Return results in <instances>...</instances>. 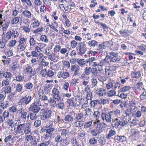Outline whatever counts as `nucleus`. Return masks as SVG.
<instances>
[{
	"mask_svg": "<svg viewBox=\"0 0 146 146\" xmlns=\"http://www.w3.org/2000/svg\"><path fill=\"white\" fill-rule=\"evenodd\" d=\"M127 123V121L125 120L121 119L120 120L118 118H116L112 119L111 125L113 127L117 128L119 125L122 126L125 125Z\"/></svg>",
	"mask_w": 146,
	"mask_h": 146,
	"instance_id": "nucleus-1",
	"label": "nucleus"
},
{
	"mask_svg": "<svg viewBox=\"0 0 146 146\" xmlns=\"http://www.w3.org/2000/svg\"><path fill=\"white\" fill-rule=\"evenodd\" d=\"M49 123L46 124V138L47 136L50 137H51L52 135V132L54 130L53 126V122L51 121H49Z\"/></svg>",
	"mask_w": 146,
	"mask_h": 146,
	"instance_id": "nucleus-2",
	"label": "nucleus"
},
{
	"mask_svg": "<svg viewBox=\"0 0 146 146\" xmlns=\"http://www.w3.org/2000/svg\"><path fill=\"white\" fill-rule=\"evenodd\" d=\"M25 139L28 141H31L30 143L31 145L35 146L36 145L38 142V140L35 136L31 135H27L25 137Z\"/></svg>",
	"mask_w": 146,
	"mask_h": 146,
	"instance_id": "nucleus-3",
	"label": "nucleus"
},
{
	"mask_svg": "<svg viewBox=\"0 0 146 146\" xmlns=\"http://www.w3.org/2000/svg\"><path fill=\"white\" fill-rule=\"evenodd\" d=\"M39 104L38 102H35L32 104L29 108L30 110L34 113H37L40 110V108L39 107Z\"/></svg>",
	"mask_w": 146,
	"mask_h": 146,
	"instance_id": "nucleus-4",
	"label": "nucleus"
},
{
	"mask_svg": "<svg viewBox=\"0 0 146 146\" xmlns=\"http://www.w3.org/2000/svg\"><path fill=\"white\" fill-rule=\"evenodd\" d=\"M48 102L49 103L51 106L53 107H55L58 106V108L61 109H63L64 108V104L63 103H60L57 104L56 101L52 98L48 100Z\"/></svg>",
	"mask_w": 146,
	"mask_h": 146,
	"instance_id": "nucleus-5",
	"label": "nucleus"
},
{
	"mask_svg": "<svg viewBox=\"0 0 146 146\" xmlns=\"http://www.w3.org/2000/svg\"><path fill=\"white\" fill-rule=\"evenodd\" d=\"M76 49L78 50V54L82 55L84 54L87 50L86 45L84 42L82 45L78 46L76 47Z\"/></svg>",
	"mask_w": 146,
	"mask_h": 146,
	"instance_id": "nucleus-6",
	"label": "nucleus"
},
{
	"mask_svg": "<svg viewBox=\"0 0 146 146\" xmlns=\"http://www.w3.org/2000/svg\"><path fill=\"white\" fill-rule=\"evenodd\" d=\"M80 101L79 98H73L71 99H68L67 100V102L69 104V105L71 106H74L76 105H78V102Z\"/></svg>",
	"mask_w": 146,
	"mask_h": 146,
	"instance_id": "nucleus-7",
	"label": "nucleus"
},
{
	"mask_svg": "<svg viewBox=\"0 0 146 146\" xmlns=\"http://www.w3.org/2000/svg\"><path fill=\"white\" fill-rule=\"evenodd\" d=\"M31 100L32 97L31 96L26 95L20 100L19 105L23 104L24 105H27L31 102Z\"/></svg>",
	"mask_w": 146,
	"mask_h": 146,
	"instance_id": "nucleus-8",
	"label": "nucleus"
},
{
	"mask_svg": "<svg viewBox=\"0 0 146 146\" xmlns=\"http://www.w3.org/2000/svg\"><path fill=\"white\" fill-rule=\"evenodd\" d=\"M103 62V61H102L101 59L95 58L93 65L94 66H99L100 67H98V70L99 71H101L102 69V66Z\"/></svg>",
	"mask_w": 146,
	"mask_h": 146,
	"instance_id": "nucleus-9",
	"label": "nucleus"
},
{
	"mask_svg": "<svg viewBox=\"0 0 146 146\" xmlns=\"http://www.w3.org/2000/svg\"><path fill=\"white\" fill-rule=\"evenodd\" d=\"M111 113L110 112L108 113H102V114L101 117L104 121L105 119L106 122L110 123L111 121Z\"/></svg>",
	"mask_w": 146,
	"mask_h": 146,
	"instance_id": "nucleus-10",
	"label": "nucleus"
},
{
	"mask_svg": "<svg viewBox=\"0 0 146 146\" xmlns=\"http://www.w3.org/2000/svg\"><path fill=\"white\" fill-rule=\"evenodd\" d=\"M52 94L53 98L55 99H56L58 101H59L61 99V96L60 93L58 90L56 88H54L52 90Z\"/></svg>",
	"mask_w": 146,
	"mask_h": 146,
	"instance_id": "nucleus-11",
	"label": "nucleus"
},
{
	"mask_svg": "<svg viewBox=\"0 0 146 146\" xmlns=\"http://www.w3.org/2000/svg\"><path fill=\"white\" fill-rule=\"evenodd\" d=\"M79 67L77 65H72L71 66V70L72 72H74L73 75V76L78 75L79 74Z\"/></svg>",
	"mask_w": 146,
	"mask_h": 146,
	"instance_id": "nucleus-12",
	"label": "nucleus"
},
{
	"mask_svg": "<svg viewBox=\"0 0 146 146\" xmlns=\"http://www.w3.org/2000/svg\"><path fill=\"white\" fill-rule=\"evenodd\" d=\"M25 125V124H22L18 125L16 132L17 134L20 133H22V134H23Z\"/></svg>",
	"mask_w": 146,
	"mask_h": 146,
	"instance_id": "nucleus-13",
	"label": "nucleus"
},
{
	"mask_svg": "<svg viewBox=\"0 0 146 146\" xmlns=\"http://www.w3.org/2000/svg\"><path fill=\"white\" fill-rule=\"evenodd\" d=\"M24 71L26 72L29 73L31 76L34 75L36 74L35 72L33 70L32 67L30 66H28L26 67Z\"/></svg>",
	"mask_w": 146,
	"mask_h": 146,
	"instance_id": "nucleus-14",
	"label": "nucleus"
},
{
	"mask_svg": "<svg viewBox=\"0 0 146 146\" xmlns=\"http://www.w3.org/2000/svg\"><path fill=\"white\" fill-rule=\"evenodd\" d=\"M38 94L39 99H41L42 100L44 101L46 100V92H44L43 90L40 89L38 91Z\"/></svg>",
	"mask_w": 146,
	"mask_h": 146,
	"instance_id": "nucleus-15",
	"label": "nucleus"
},
{
	"mask_svg": "<svg viewBox=\"0 0 146 146\" xmlns=\"http://www.w3.org/2000/svg\"><path fill=\"white\" fill-rule=\"evenodd\" d=\"M46 55L48 56V57L46 56V58H48V59L52 61H54L55 60L56 57L55 54L52 53V51L51 53L48 52L47 53V51H46Z\"/></svg>",
	"mask_w": 146,
	"mask_h": 146,
	"instance_id": "nucleus-16",
	"label": "nucleus"
},
{
	"mask_svg": "<svg viewBox=\"0 0 146 146\" xmlns=\"http://www.w3.org/2000/svg\"><path fill=\"white\" fill-rule=\"evenodd\" d=\"M131 76L133 78L138 79L141 76V72L140 71L134 72L131 73Z\"/></svg>",
	"mask_w": 146,
	"mask_h": 146,
	"instance_id": "nucleus-17",
	"label": "nucleus"
},
{
	"mask_svg": "<svg viewBox=\"0 0 146 146\" xmlns=\"http://www.w3.org/2000/svg\"><path fill=\"white\" fill-rule=\"evenodd\" d=\"M74 118L72 115L70 114H68L65 116L64 118V120L66 123H68L69 122L72 121L73 120Z\"/></svg>",
	"mask_w": 146,
	"mask_h": 146,
	"instance_id": "nucleus-18",
	"label": "nucleus"
},
{
	"mask_svg": "<svg viewBox=\"0 0 146 146\" xmlns=\"http://www.w3.org/2000/svg\"><path fill=\"white\" fill-rule=\"evenodd\" d=\"M116 133L115 130L111 129L109 131V133L106 136V138L108 139H110L111 136L115 135Z\"/></svg>",
	"mask_w": 146,
	"mask_h": 146,
	"instance_id": "nucleus-19",
	"label": "nucleus"
},
{
	"mask_svg": "<svg viewBox=\"0 0 146 146\" xmlns=\"http://www.w3.org/2000/svg\"><path fill=\"white\" fill-rule=\"evenodd\" d=\"M31 127L29 123L26 125L25 129H24V133L25 134H28L31 132Z\"/></svg>",
	"mask_w": 146,
	"mask_h": 146,
	"instance_id": "nucleus-20",
	"label": "nucleus"
},
{
	"mask_svg": "<svg viewBox=\"0 0 146 146\" xmlns=\"http://www.w3.org/2000/svg\"><path fill=\"white\" fill-rule=\"evenodd\" d=\"M23 15L25 17L27 18H31L32 14L31 12L28 10H25L22 12Z\"/></svg>",
	"mask_w": 146,
	"mask_h": 146,
	"instance_id": "nucleus-21",
	"label": "nucleus"
},
{
	"mask_svg": "<svg viewBox=\"0 0 146 146\" xmlns=\"http://www.w3.org/2000/svg\"><path fill=\"white\" fill-rule=\"evenodd\" d=\"M10 24L9 22H7L5 23L4 24H3L2 25V26L3 27L2 29L3 30V33L2 35H5L4 31H6V29L8 28Z\"/></svg>",
	"mask_w": 146,
	"mask_h": 146,
	"instance_id": "nucleus-22",
	"label": "nucleus"
},
{
	"mask_svg": "<svg viewBox=\"0 0 146 146\" xmlns=\"http://www.w3.org/2000/svg\"><path fill=\"white\" fill-rule=\"evenodd\" d=\"M7 85V84H6L5 86L4 91H3L5 92L6 95L7 93L8 94L10 93L11 91V86Z\"/></svg>",
	"mask_w": 146,
	"mask_h": 146,
	"instance_id": "nucleus-23",
	"label": "nucleus"
},
{
	"mask_svg": "<svg viewBox=\"0 0 146 146\" xmlns=\"http://www.w3.org/2000/svg\"><path fill=\"white\" fill-rule=\"evenodd\" d=\"M94 57H91L90 58L86 60V62L87 63H89V64L90 66L94 67Z\"/></svg>",
	"mask_w": 146,
	"mask_h": 146,
	"instance_id": "nucleus-24",
	"label": "nucleus"
},
{
	"mask_svg": "<svg viewBox=\"0 0 146 146\" xmlns=\"http://www.w3.org/2000/svg\"><path fill=\"white\" fill-rule=\"evenodd\" d=\"M101 133L100 130L96 129L91 131V133L93 136H96L100 134Z\"/></svg>",
	"mask_w": 146,
	"mask_h": 146,
	"instance_id": "nucleus-25",
	"label": "nucleus"
},
{
	"mask_svg": "<svg viewBox=\"0 0 146 146\" xmlns=\"http://www.w3.org/2000/svg\"><path fill=\"white\" fill-rule=\"evenodd\" d=\"M84 73L86 75H89L91 73L92 68L91 67H87L84 70Z\"/></svg>",
	"mask_w": 146,
	"mask_h": 146,
	"instance_id": "nucleus-26",
	"label": "nucleus"
},
{
	"mask_svg": "<svg viewBox=\"0 0 146 146\" xmlns=\"http://www.w3.org/2000/svg\"><path fill=\"white\" fill-rule=\"evenodd\" d=\"M128 30L126 29H124L123 31L120 30L119 31L120 34L123 36H127L129 35L127 33Z\"/></svg>",
	"mask_w": 146,
	"mask_h": 146,
	"instance_id": "nucleus-27",
	"label": "nucleus"
},
{
	"mask_svg": "<svg viewBox=\"0 0 146 146\" xmlns=\"http://www.w3.org/2000/svg\"><path fill=\"white\" fill-rule=\"evenodd\" d=\"M3 76L7 78V80H8V78L9 80H10L12 77V74L9 72H6L4 73Z\"/></svg>",
	"mask_w": 146,
	"mask_h": 146,
	"instance_id": "nucleus-28",
	"label": "nucleus"
},
{
	"mask_svg": "<svg viewBox=\"0 0 146 146\" xmlns=\"http://www.w3.org/2000/svg\"><path fill=\"white\" fill-rule=\"evenodd\" d=\"M33 86V84L31 82H28L25 84V87L27 89L30 90Z\"/></svg>",
	"mask_w": 146,
	"mask_h": 146,
	"instance_id": "nucleus-29",
	"label": "nucleus"
},
{
	"mask_svg": "<svg viewBox=\"0 0 146 146\" xmlns=\"http://www.w3.org/2000/svg\"><path fill=\"white\" fill-rule=\"evenodd\" d=\"M77 61L78 63L80 66H83L84 65L86 61L83 59H78Z\"/></svg>",
	"mask_w": 146,
	"mask_h": 146,
	"instance_id": "nucleus-30",
	"label": "nucleus"
},
{
	"mask_svg": "<svg viewBox=\"0 0 146 146\" xmlns=\"http://www.w3.org/2000/svg\"><path fill=\"white\" fill-rule=\"evenodd\" d=\"M131 88L129 86H125L121 88L120 90L121 92H126L129 90Z\"/></svg>",
	"mask_w": 146,
	"mask_h": 146,
	"instance_id": "nucleus-31",
	"label": "nucleus"
},
{
	"mask_svg": "<svg viewBox=\"0 0 146 146\" xmlns=\"http://www.w3.org/2000/svg\"><path fill=\"white\" fill-rule=\"evenodd\" d=\"M120 60V58L118 56L115 57H111L110 60V62H117L119 61Z\"/></svg>",
	"mask_w": 146,
	"mask_h": 146,
	"instance_id": "nucleus-32",
	"label": "nucleus"
},
{
	"mask_svg": "<svg viewBox=\"0 0 146 146\" xmlns=\"http://www.w3.org/2000/svg\"><path fill=\"white\" fill-rule=\"evenodd\" d=\"M6 94L5 92L2 91L0 94V101H3L5 98Z\"/></svg>",
	"mask_w": 146,
	"mask_h": 146,
	"instance_id": "nucleus-33",
	"label": "nucleus"
},
{
	"mask_svg": "<svg viewBox=\"0 0 146 146\" xmlns=\"http://www.w3.org/2000/svg\"><path fill=\"white\" fill-rule=\"evenodd\" d=\"M15 121L14 119H8L7 121V122L8 124L9 125L11 126L12 128L14 127L13 123H14V121Z\"/></svg>",
	"mask_w": 146,
	"mask_h": 146,
	"instance_id": "nucleus-34",
	"label": "nucleus"
},
{
	"mask_svg": "<svg viewBox=\"0 0 146 146\" xmlns=\"http://www.w3.org/2000/svg\"><path fill=\"white\" fill-rule=\"evenodd\" d=\"M97 43H98V42L95 40H92L89 41L88 43L89 45L92 46H95L96 45H97Z\"/></svg>",
	"mask_w": 146,
	"mask_h": 146,
	"instance_id": "nucleus-35",
	"label": "nucleus"
},
{
	"mask_svg": "<svg viewBox=\"0 0 146 146\" xmlns=\"http://www.w3.org/2000/svg\"><path fill=\"white\" fill-rule=\"evenodd\" d=\"M92 121H90L84 123V126L85 128H89L92 125Z\"/></svg>",
	"mask_w": 146,
	"mask_h": 146,
	"instance_id": "nucleus-36",
	"label": "nucleus"
},
{
	"mask_svg": "<svg viewBox=\"0 0 146 146\" xmlns=\"http://www.w3.org/2000/svg\"><path fill=\"white\" fill-rule=\"evenodd\" d=\"M83 121H77L74 123V125L77 127H80L83 125Z\"/></svg>",
	"mask_w": 146,
	"mask_h": 146,
	"instance_id": "nucleus-37",
	"label": "nucleus"
},
{
	"mask_svg": "<svg viewBox=\"0 0 146 146\" xmlns=\"http://www.w3.org/2000/svg\"><path fill=\"white\" fill-rule=\"evenodd\" d=\"M84 117V114L83 113H78L75 118V119H77V120H79L83 118Z\"/></svg>",
	"mask_w": 146,
	"mask_h": 146,
	"instance_id": "nucleus-38",
	"label": "nucleus"
},
{
	"mask_svg": "<svg viewBox=\"0 0 146 146\" xmlns=\"http://www.w3.org/2000/svg\"><path fill=\"white\" fill-rule=\"evenodd\" d=\"M107 94L108 96L111 97L115 95L116 94V92L114 90H111L108 91Z\"/></svg>",
	"mask_w": 146,
	"mask_h": 146,
	"instance_id": "nucleus-39",
	"label": "nucleus"
},
{
	"mask_svg": "<svg viewBox=\"0 0 146 146\" xmlns=\"http://www.w3.org/2000/svg\"><path fill=\"white\" fill-rule=\"evenodd\" d=\"M26 47V46L25 44H19L17 47L18 49L20 51L24 50Z\"/></svg>",
	"mask_w": 146,
	"mask_h": 146,
	"instance_id": "nucleus-40",
	"label": "nucleus"
},
{
	"mask_svg": "<svg viewBox=\"0 0 146 146\" xmlns=\"http://www.w3.org/2000/svg\"><path fill=\"white\" fill-rule=\"evenodd\" d=\"M99 71L98 69L96 68H92L91 73L94 76H97L98 73V71Z\"/></svg>",
	"mask_w": 146,
	"mask_h": 146,
	"instance_id": "nucleus-41",
	"label": "nucleus"
},
{
	"mask_svg": "<svg viewBox=\"0 0 146 146\" xmlns=\"http://www.w3.org/2000/svg\"><path fill=\"white\" fill-rule=\"evenodd\" d=\"M89 142L91 145H95L97 143V140L94 138H91L90 139Z\"/></svg>",
	"mask_w": 146,
	"mask_h": 146,
	"instance_id": "nucleus-42",
	"label": "nucleus"
},
{
	"mask_svg": "<svg viewBox=\"0 0 146 146\" xmlns=\"http://www.w3.org/2000/svg\"><path fill=\"white\" fill-rule=\"evenodd\" d=\"M60 144L61 145L64 146L66 145H67L68 143L67 142V139H61L60 140Z\"/></svg>",
	"mask_w": 146,
	"mask_h": 146,
	"instance_id": "nucleus-43",
	"label": "nucleus"
},
{
	"mask_svg": "<svg viewBox=\"0 0 146 146\" xmlns=\"http://www.w3.org/2000/svg\"><path fill=\"white\" fill-rule=\"evenodd\" d=\"M29 115L31 119L32 120H35L36 119L37 116L35 113H30Z\"/></svg>",
	"mask_w": 146,
	"mask_h": 146,
	"instance_id": "nucleus-44",
	"label": "nucleus"
},
{
	"mask_svg": "<svg viewBox=\"0 0 146 146\" xmlns=\"http://www.w3.org/2000/svg\"><path fill=\"white\" fill-rule=\"evenodd\" d=\"M110 113H111L114 114L116 115L117 116L119 115L120 112V111L119 110L117 109L114 111H110Z\"/></svg>",
	"mask_w": 146,
	"mask_h": 146,
	"instance_id": "nucleus-45",
	"label": "nucleus"
},
{
	"mask_svg": "<svg viewBox=\"0 0 146 146\" xmlns=\"http://www.w3.org/2000/svg\"><path fill=\"white\" fill-rule=\"evenodd\" d=\"M109 54L111 55V57H114L118 56V54L117 53L113 51L110 52L109 53Z\"/></svg>",
	"mask_w": 146,
	"mask_h": 146,
	"instance_id": "nucleus-46",
	"label": "nucleus"
},
{
	"mask_svg": "<svg viewBox=\"0 0 146 146\" xmlns=\"http://www.w3.org/2000/svg\"><path fill=\"white\" fill-rule=\"evenodd\" d=\"M95 23H99V25H101L102 26L104 29H108V27L106 25L105 23H102L99 22L98 21H97V22H95Z\"/></svg>",
	"mask_w": 146,
	"mask_h": 146,
	"instance_id": "nucleus-47",
	"label": "nucleus"
},
{
	"mask_svg": "<svg viewBox=\"0 0 146 146\" xmlns=\"http://www.w3.org/2000/svg\"><path fill=\"white\" fill-rule=\"evenodd\" d=\"M19 21V18L18 17H16L13 19L12 20V23L13 24H16L18 23Z\"/></svg>",
	"mask_w": 146,
	"mask_h": 146,
	"instance_id": "nucleus-48",
	"label": "nucleus"
},
{
	"mask_svg": "<svg viewBox=\"0 0 146 146\" xmlns=\"http://www.w3.org/2000/svg\"><path fill=\"white\" fill-rule=\"evenodd\" d=\"M12 36L11 31V30L8 31L6 33V38L9 40L11 38V36Z\"/></svg>",
	"mask_w": 146,
	"mask_h": 146,
	"instance_id": "nucleus-49",
	"label": "nucleus"
},
{
	"mask_svg": "<svg viewBox=\"0 0 146 146\" xmlns=\"http://www.w3.org/2000/svg\"><path fill=\"white\" fill-rule=\"evenodd\" d=\"M86 93H87L86 96L87 99L91 100L92 98V93L91 92V91Z\"/></svg>",
	"mask_w": 146,
	"mask_h": 146,
	"instance_id": "nucleus-50",
	"label": "nucleus"
},
{
	"mask_svg": "<svg viewBox=\"0 0 146 146\" xmlns=\"http://www.w3.org/2000/svg\"><path fill=\"white\" fill-rule=\"evenodd\" d=\"M23 29L25 32L26 33H29L30 31V28L29 27V26H23L22 27Z\"/></svg>",
	"mask_w": 146,
	"mask_h": 146,
	"instance_id": "nucleus-51",
	"label": "nucleus"
},
{
	"mask_svg": "<svg viewBox=\"0 0 146 146\" xmlns=\"http://www.w3.org/2000/svg\"><path fill=\"white\" fill-rule=\"evenodd\" d=\"M22 87L21 85L19 84H18L16 86V90L19 92L21 91Z\"/></svg>",
	"mask_w": 146,
	"mask_h": 146,
	"instance_id": "nucleus-52",
	"label": "nucleus"
},
{
	"mask_svg": "<svg viewBox=\"0 0 146 146\" xmlns=\"http://www.w3.org/2000/svg\"><path fill=\"white\" fill-rule=\"evenodd\" d=\"M54 72L51 70H48L47 72H46V75L47 77H52L54 75Z\"/></svg>",
	"mask_w": 146,
	"mask_h": 146,
	"instance_id": "nucleus-53",
	"label": "nucleus"
},
{
	"mask_svg": "<svg viewBox=\"0 0 146 146\" xmlns=\"http://www.w3.org/2000/svg\"><path fill=\"white\" fill-rule=\"evenodd\" d=\"M60 46L58 45H56L54 48V52L57 53L60 50Z\"/></svg>",
	"mask_w": 146,
	"mask_h": 146,
	"instance_id": "nucleus-54",
	"label": "nucleus"
},
{
	"mask_svg": "<svg viewBox=\"0 0 146 146\" xmlns=\"http://www.w3.org/2000/svg\"><path fill=\"white\" fill-rule=\"evenodd\" d=\"M12 36H13L14 38L17 37L19 36V33L16 30H13L12 33Z\"/></svg>",
	"mask_w": 146,
	"mask_h": 146,
	"instance_id": "nucleus-55",
	"label": "nucleus"
},
{
	"mask_svg": "<svg viewBox=\"0 0 146 146\" xmlns=\"http://www.w3.org/2000/svg\"><path fill=\"white\" fill-rule=\"evenodd\" d=\"M27 112H23L21 113V118L22 119H26L27 118Z\"/></svg>",
	"mask_w": 146,
	"mask_h": 146,
	"instance_id": "nucleus-56",
	"label": "nucleus"
},
{
	"mask_svg": "<svg viewBox=\"0 0 146 146\" xmlns=\"http://www.w3.org/2000/svg\"><path fill=\"white\" fill-rule=\"evenodd\" d=\"M71 46L72 48H74L76 47L78 44V43L75 40H72L70 42Z\"/></svg>",
	"mask_w": 146,
	"mask_h": 146,
	"instance_id": "nucleus-57",
	"label": "nucleus"
},
{
	"mask_svg": "<svg viewBox=\"0 0 146 146\" xmlns=\"http://www.w3.org/2000/svg\"><path fill=\"white\" fill-rule=\"evenodd\" d=\"M100 112L99 111H95L93 115L96 119H98L100 116Z\"/></svg>",
	"mask_w": 146,
	"mask_h": 146,
	"instance_id": "nucleus-58",
	"label": "nucleus"
},
{
	"mask_svg": "<svg viewBox=\"0 0 146 146\" xmlns=\"http://www.w3.org/2000/svg\"><path fill=\"white\" fill-rule=\"evenodd\" d=\"M41 123V121L39 120H36L34 123V125L36 127H38Z\"/></svg>",
	"mask_w": 146,
	"mask_h": 146,
	"instance_id": "nucleus-59",
	"label": "nucleus"
},
{
	"mask_svg": "<svg viewBox=\"0 0 146 146\" xmlns=\"http://www.w3.org/2000/svg\"><path fill=\"white\" fill-rule=\"evenodd\" d=\"M69 131L68 130L66 129H64L62 131L61 133L62 135H63L64 136H66V135H67Z\"/></svg>",
	"mask_w": 146,
	"mask_h": 146,
	"instance_id": "nucleus-60",
	"label": "nucleus"
},
{
	"mask_svg": "<svg viewBox=\"0 0 146 146\" xmlns=\"http://www.w3.org/2000/svg\"><path fill=\"white\" fill-rule=\"evenodd\" d=\"M39 23H38V20H36L35 22L33 23V28L37 27L39 26Z\"/></svg>",
	"mask_w": 146,
	"mask_h": 146,
	"instance_id": "nucleus-61",
	"label": "nucleus"
},
{
	"mask_svg": "<svg viewBox=\"0 0 146 146\" xmlns=\"http://www.w3.org/2000/svg\"><path fill=\"white\" fill-rule=\"evenodd\" d=\"M3 115V118L5 120V118H7L9 116V113L8 111H5L4 112Z\"/></svg>",
	"mask_w": 146,
	"mask_h": 146,
	"instance_id": "nucleus-62",
	"label": "nucleus"
},
{
	"mask_svg": "<svg viewBox=\"0 0 146 146\" xmlns=\"http://www.w3.org/2000/svg\"><path fill=\"white\" fill-rule=\"evenodd\" d=\"M98 141L99 143L102 145H104L105 143V139L103 138H100L98 140Z\"/></svg>",
	"mask_w": 146,
	"mask_h": 146,
	"instance_id": "nucleus-63",
	"label": "nucleus"
},
{
	"mask_svg": "<svg viewBox=\"0 0 146 146\" xmlns=\"http://www.w3.org/2000/svg\"><path fill=\"white\" fill-rule=\"evenodd\" d=\"M69 86V84L68 82H65L63 86V88L66 90H67Z\"/></svg>",
	"mask_w": 146,
	"mask_h": 146,
	"instance_id": "nucleus-64",
	"label": "nucleus"
}]
</instances>
